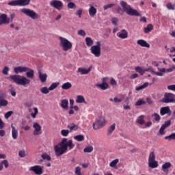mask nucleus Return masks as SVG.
I'll return each instance as SVG.
<instances>
[{
  "label": "nucleus",
  "instance_id": "f257e3e1",
  "mask_svg": "<svg viewBox=\"0 0 175 175\" xmlns=\"http://www.w3.org/2000/svg\"><path fill=\"white\" fill-rule=\"evenodd\" d=\"M120 6L122 8V12H125L129 16L140 17V13L137 10L133 9L130 5H128L127 2L120 1Z\"/></svg>",
  "mask_w": 175,
  "mask_h": 175
},
{
  "label": "nucleus",
  "instance_id": "f03ea898",
  "mask_svg": "<svg viewBox=\"0 0 175 175\" xmlns=\"http://www.w3.org/2000/svg\"><path fill=\"white\" fill-rule=\"evenodd\" d=\"M10 78L14 81V83L18 84V85H27V84L31 83V79H28L25 77L14 75L10 76Z\"/></svg>",
  "mask_w": 175,
  "mask_h": 175
},
{
  "label": "nucleus",
  "instance_id": "7ed1b4c3",
  "mask_svg": "<svg viewBox=\"0 0 175 175\" xmlns=\"http://www.w3.org/2000/svg\"><path fill=\"white\" fill-rule=\"evenodd\" d=\"M59 40H60L59 46L64 51H68V50H70L73 47V44L68 39L59 37Z\"/></svg>",
  "mask_w": 175,
  "mask_h": 175
},
{
  "label": "nucleus",
  "instance_id": "20e7f679",
  "mask_svg": "<svg viewBox=\"0 0 175 175\" xmlns=\"http://www.w3.org/2000/svg\"><path fill=\"white\" fill-rule=\"evenodd\" d=\"M31 0H14L8 3V6H27Z\"/></svg>",
  "mask_w": 175,
  "mask_h": 175
},
{
  "label": "nucleus",
  "instance_id": "39448f33",
  "mask_svg": "<svg viewBox=\"0 0 175 175\" xmlns=\"http://www.w3.org/2000/svg\"><path fill=\"white\" fill-rule=\"evenodd\" d=\"M106 124V119H105L104 117H100L93 124V129H94V131H98V129L103 128Z\"/></svg>",
  "mask_w": 175,
  "mask_h": 175
},
{
  "label": "nucleus",
  "instance_id": "423d86ee",
  "mask_svg": "<svg viewBox=\"0 0 175 175\" xmlns=\"http://www.w3.org/2000/svg\"><path fill=\"white\" fill-rule=\"evenodd\" d=\"M54 150L56 157H61V155H64V154L66 152V146H65V145L58 144L54 146Z\"/></svg>",
  "mask_w": 175,
  "mask_h": 175
},
{
  "label": "nucleus",
  "instance_id": "0eeeda50",
  "mask_svg": "<svg viewBox=\"0 0 175 175\" xmlns=\"http://www.w3.org/2000/svg\"><path fill=\"white\" fill-rule=\"evenodd\" d=\"M21 13H23V14H26V16H28V17H30L33 20H36L39 18V15L36 14V12H33V10L23 8L21 10Z\"/></svg>",
  "mask_w": 175,
  "mask_h": 175
},
{
  "label": "nucleus",
  "instance_id": "6e6552de",
  "mask_svg": "<svg viewBox=\"0 0 175 175\" xmlns=\"http://www.w3.org/2000/svg\"><path fill=\"white\" fill-rule=\"evenodd\" d=\"M50 6L55 8V9H57V10H62L64 8V3L59 0H52L50 2Z\"/></svg>",
  "mask_w": 175,
  "mask_h": 175
},
{
  "label": "nucleus",
  "instance_id": "1a4fd4ad",
  "mask_svg": "<svg viewBox=\"0 0 175 175\" xmlns=\"http://www.w3.org/2000/svg\"><path fill=\"white\" fill-rule=\"evenodd\" d=\"M174 94L172 93H165L164 98L161 100L163 103H172Z\"/></svg>",
  "mask_w": 175,
  "mask_h": 175
},
{
  "label": "nucleus",
  "instance_id": "9d476101",
  "mask_svg": "<svg viewBox=\"0 0 175 175\" xmlns=\"http://www.w3.org/2000/svg\"><path fill=\"white\" fill-rule=\"evenodd\" d=\"M30 172H33L35 174L41 175L43 174V168H42L40 165H34L29 168Z\"/></svg>",
  "mask_w": 175,
  "mask_h": 175
},
{
  "label": "nucleus",
  "instance_id": "9b49d317",
  "mask_svg": "<svg viewBox=\"0 0 175 175\" xmlns=\"http://www.w3.org/2000/svg\"><path fill=\"white\" fill-rule=\"evenodd\" d=\"M33 128L34 129V131L33 133V135L34 136H38V135H41L42 133V126L39 123L34 122L33 124Z\"/></svg>",
  "mask_w": 175,
  "mask_h": 175
},
{
  "label": "nucleus",
  "instance_id": "f8f14e48",
  "mask_svg": "<svg viewBox=\"0 0 175 175\" xmlns=\"http://www.w3.org/2000/svg\"><path fill=\"white\" fill-rule=\"evenodd\" d=\"M90 51L94 57H100V47L98 46H92L90 48Z\"/></svg>",
  "mask_w": 175,
  "mask_h": 175
},
{
  "label": "nucleus",
  "instance_id": "ddd939ff",
  "mask_svg": "<svg viewBox=\"0 0 175 175\" xmlns=\"http://www.w3.org/2000/svg\"><path fill=\"white\" fill-rule=\"evenodd\" d=\"M10 23V18L8 17L6 14H2L0 16V25H3V24H9Z\"/></svg>",
  "mask_w": 175,
  "mask_h": 175
},
{
  "label": "nucleus",
  "instance_id": "4468645a",
  "mask_svg": "<svg viewBox=\"0 0 175 175\" xmlns=\"http://www.w3.org/2000/svg\"><path fill=\"white\" fill-rule=\"evenodd\" d=\"M28 70H29V68L28 67L18 66L14 68V72L16 73V75L23 73V72H28Z\"/></svg>",
  "mask_w": 175,
  "mask_h": 175
},
{
  "label": "nucleus",
  "instance_id": "2eb2a0df",
  "mask_svg": "<svg viewBox=\"0 0 175 175\" xmlns=\"http://www.w3.org/2000/svg\"><path fill=\"white\" fill-rule=\"evenodd\" d=\"M160 114L161 116H165V114L172 116V110H170V107H163L160 109Z\"/></svg>",
  "mask_w": 175,
  "mask_h": 175
},
{
  "label": "nucleus",
  "instance_id": "dca6fc26",
  "mask_svg": "<svg viewBox=\"0 0 175 175\" xmlns=\"http://www.w3.org/2000/svg\"><path fill=\"white\" fill-rule=\"evenodd\" d=\"M172 167V163L170 162H166L165 164L162 165L161 170L163 171L165 174H169V170L170 167Z\"/></svg>",
  "mask_w": 175,
  "mask_h": 175
},
{
  "label": "nucleus",
  "instance_id": "f3484780",
  "mask_svg": "<svg viewBox=\"0 0 175 175\" xmlns=\"http://www.w3.org/2000/svg\"><path fill=\"white\" fill-rule=\"evenodd\" d=\"M38 77L41 81V83H46L47 80V74L42 73L41 71H38Z\"/></svg>",
  "mask_w": 175,
  "mask_h": 175
},
{
  "label": "nucleus",
  "instance_id": "a211bd4d",
  "mask_svg": "<svg viewBox=\"0 0 175 175\" xmlns=\"http://www.w3.org/2000/svg\"><path fill=\"white\" fill-rule=\"evenodd\" d=\"M96 87L98 88H100L103 90V91H105L109 88V84L105 82V81H103V83L100 84H96Z\"/></svg>",
  "mask_w": 175,
  "mask_h": 175
},
{
  "label": "nucleus",
  "instance_id": "6ab92c4d",
  "mask_svg": "<svg viewBox=\"0 0 175 175\" xmlns=\"http://www.w3.org/2000/svg\"><path fill=\"white\" fill-rule=\"evenodd\" d=\"M89 6V14L91 17H94L96 14V8H95V7L92 4H90Z\"/></svg>",
  "mask_w": 175,
  "mask_h": 175
},
{
  "label": "nucleus",
  "instance_id": "aec40b11",
  "mask_svg": "<svg viewBox=\"0 0 175 175\" xmlns=\"http://www.w3.org/2000/svg\"><path fill=\"white\" fill-rule=\"evenodd\" d=\"M90 72H91V67L88 69L79 68L77 70V72L81 73V75H88Z\"/></svg>",
  "mask_w": 175,
  "mask_h": 175
},
{
  "label": "nucleus",
  "instance_id": "412c9836",
  "mask_svg": "<svg viewBox=\"0 0 175 175\" xmlns=\"http://www.w3.org/2000/svg\"><path fill=\"white\" fill-rule=\"evenodd\" d=\"M60 106H61V107H62V109H64V110H67V109L69 106V101H68L67 99L62 100Z\"/></svg>",
  "mask_w": 175,
  "mask_h": 175
},
{
  "label": "nucleus",
  "instance_id": "4be33fe9",
  "mask_svg": "<svg viewBox=\"0 0 175 175\" xmlns=\"http://www.w3.org/2000/svg\"><path fill=\"white\" fill-rule=\"evenodd\" d=\"M144 118H146V116H144V115H141L137 118L136 122L139 125H144L146 124Z\"/></svg>",
  "mask_w": 175,
  "mask_h": 175
},
{
  "label": "nucleus",
  "instance_id": "5701e85b",
  "mask_svg": "<svg viewBox=\"0 0 175 175\" xmlns=\"http://www.w3.org/2000/svg\"><path fill=\"white\" fill-rule=\"evenodd\" d=\"M11 128L12 138L16 139L17 137H18V131L16 129L13 124L11 125Z\"/></svg>",
  "mask_w": 175,
  "mask_h": 175
},
{
  "label": "nucleus",
  "instance_id": "b1692460",
  "mask_svg": "<svg viewBox=\"0 0 175 175\" xmlns=\"http://www.w3.org/2000/svg\"><path fill=\"white\" fill-rule=\"evenodd\" d=\"M137 43L142 47H147L148 49L150 48V44L144 40H137Z\"/></svg>",
  "mask_w": 175,
  "mask_h": 175
},
{
  "label": "nucleus",
  "instance_id": "393cba45",
  "mask_svg": "<svg viewBox=\"0 0 175 175\" xmlns=\"http://www.w3.org/2000/svg\"><path fill=\"white\" fill-rule=\"evenodd\" d=\"M64 146H66V151H68V147L69 150L75 148V144H73V141L72 139L68 140Z\"/></svg>",
  "mask_w": 175,
  "mask_h": 175
},
{
  "label": "nucleus",
  "instance_id": "a878e982",
  "mask_svg": "<svg viewBox=\"0 0 175 175\" xmlns=\"http://www.w3.org/2000/svg\"><path fill=\"white\" fill-rule=\"evenodd\" d=\"M135 70H136V72L139 73L141 76H143V75H144V73H146V72L150 71V68L144 70L142 67L137 66L135 68Z\"/></svg>",
  "mask_w": 175,
  "mask_h": 175
},
{
  "label": "nucleus",
  "instance_id": "bb28decb",
  "mask_svg": "<svg viewBox=\"0 0 175 175\" xmlns=\"http://www.w3.org/2000/svg\"><path fill=\"white\" fill-rule=\"evenodd\" d=\"M3 165L5 169H8L9 167V161L8 160H3L0 163V172L3 169Z\"/></svg>",
  "mask_w": 175,
  "mask_h": 175
},
{
  "label": "nucleus",
  "instance_id": "cd10ccee",
  "mask_svg": "<svg viewBox=\"0 0 175 175\" xmlns=\"http://www.w3.org/2000/svg\"><path fill=\"white\" fill-rule=\"evenodd\" d=\"M118 37L120 38V39H126V38H128V31L125 29L121 30V33L118 35Z\"/></svg>",
  "mask_w": 175,
  "mask_h": 175
},
{
  "label": "nucleus",
  "instance_id": "c85d7f7f",
  "mask_svg": "<svg viewBox=\"0 0 175 175\" xmlns=\"http://www.w3.org/2000/svg\"><path fill=\"white\" fill-rule=\"evenodd\" d=\"M67 128L72 132L73 131H77V129H79V126L76 125L75 123H71L67 126Z\"/></svg>",
  "mask_w": 175,
  "mask_h": 175
},
{
  "label": "nucleus",
  "instance_id": "c756f323",
  "mask_svg": "<svg viewBox=\"0 0 175 175\" xmlns=\"http://www.w3.org/2000/svg\"><path fill=\"white\" fill-rule=\"evenodd\" d=\"M26 72L27 77L29 79H33V76H35V71L29 68V70Z\"/></svg>",
  "mask_w": 175,
  "mask_h": 175
},
{
  "label": "nucleus",
  "instance_id": "7c9ffc66",
  "mask_svg": "<svg viewBox=\"0 0 175 175\" xmlns=\"http://www.w3.org/2000/svg\"><path fill=\"white\" fill-rule=\"evenodd\" d=\"M152 29H154V26L152 24H148L146 27H144V32L145 33H150Z\"/></svg>",
  "mask_w": 175,
  "mask_h": 175
},
{
  "label": "nucleus",
  "instance_id": "2f4dec72",
  "mask_svg": "<svg viewBox=\"0 0 175 175\" xmlns=\"http://www.w3.org/2000/svg\"><path fill=\"white\" fill-rule=\"evenodd\" d=\"M148 166L152 169H155V167H158V161L155 160L152 161H148Z\"/></svg>",
  "mask_w": 175,
  "mask_h": 175
},
{
  "label": "nucleus",
  "instance_id": "473e14b6",
  "mask_svg": "<svg viewBox=\"0 0 175 175\" xmlns=\"http://www.w3.org/2000/svg\"><path fill=\"white\" fill-rule=\"evenodd\" d=\"M62 90H70V88H72V83H70V82H66L64 83L62 85Z\"/></svg>",
  "mask_w": 175,
  "mask_h": 175
},
{
  "label": "nucleus",
  "instance_id": "72a5a7b5",
  "mask_svg": "<svg viewBox=\"0 0 175 175\" xmlns=\"http://www.w3.org/2000/svg\"><path fill=\"white\" fill-rule=\"evenodd\" d=\"M151 117L153 118L155 122H159L161 121V116L157 113L152 114Z\"/></svg>",
  "mask_w": 175,
  "mask_h": 175
},
{
  "label": "nucleus",
  "instance_id": "f704fd0d",
  "mask_svg": "<svg viewBox=\"0 0 175 175\" xmlns=\"http://www.w3.org/2000/svg\"><path fill=\"white\" fill-rule=\"evenodd\" d=\"M85 43H86V46H88V47H91V46H92V44H94V40H92V39L90 37H87L85 38Z\"/></svg>",
  "mask_w": 175,
  "mask_h": 175
},
{
  "label": "nucleus",
  "instance_id": "c9c22d12",
  "mask_svg": "<svg viewBox=\"0 0 175 175\" xmlns=\"http://www.w3.org/2000/svg\"><path fill=\"white\" fill-rule=\"evenodd\" d=\"M116 130V124L111 125L107 130V135H111Z\"/></svg>",
  "mask_w": 175,
  "mask_h": 175
},
{
  "label": "nucleus",
  "instance_id": "e433bc0d",
  "mask_svg": "<svg viewBox=\"0 0 175 175\" xmlns=\"http://www.w3.org/2000/svg\"><path fill=\"white\" fill-rule=\"evenodd\" d=\"M148 87V82L144 83L143 85L136 87L135 90L136 91H140L142 90H144V88H147Z\"/></svg>",
  "mask_w": 175,
  "mask_h": 175
},
{
  "label": "nucleus",
  "instance_id": "4c0bfd02",
  "mask_svg": "<svg viewBox=\"0 0 175 175\" xmlns=\"http://www.w3.org/2000/svg\"><path fill=\"white\" fill-rule=\"evenodd\" d=\"M148 87V82L144 83L143 85L136 87L135 90L136 91H140L142 90H144V88H147Z\"/></svg>",
  "mask_w": 175,
  "mask_h": 175
},
{
  "label": "nucleus",
  "instance_id": "58836bf2",
  "mask_svg": "<svg viewBox=\"0 0 175 175\" xmlns=\"http://www.w3.org/2000/svg\"><path fill=\"white\" fill-rule=\"evenodd\" d=\"M76 102L77 103H84L85 102V99L84 98V96L79 95L77 96Z\"/></svg>",
  "mask_w": 175,
  "mask_h": 175
},
{
  "label": "nucleus",
  "instance_id": "ea45409f",
  "mask_svg": "<svg viewBox=\"0 0 175 175\" xmlns=\"http://www.w3.org/2000/svg\"><path fill=\"white\" fill-rule=\"evenodd\" d=\"M75 140L77 142H83L84 140V135H78L74 137Z\"/></svg>",
  "mask_w": 175,
  "mask_h": 175
},
{
  "label": "nucleus",
  "instance_id": "a19ab883",
  "mask_svg": "<svg viewBox=\"0 0 175 175\" xmlns=\"http://www.w3.org/2000/svg\"><path fill=\"white\" fill-rule=\"evenodd\" d=\"M119 162L120 160L118 159H116L109 163V166L111 167H116V166H117V163H118Z\"/></svg>",
  "mask_w": 175,
  "mask_h": 175
},
{
  "label": "nucleus",
  "instance_id": "79ce46f5",
  "mask_svg": "<svg viewBox=\"0 0 175 175\" xmlns=\"http://www.w3.org/2000/svg\"><path fill=\"white\" fill-rule=\"evenodd\" d=\"M8 100H5L4 98L0 99V107L8 106Z\"/></svg>",
  "mask_w": 175,
  "mask_h": 175
},
{
  "label": "nucleus",
  "instance_id": "37998d69",
  "mask_svg": "<svg viewBox=\"0 0 175 175\" xmlns=\"http://www.w3.org/2000/svg\"><path fill=\"white\" fill-rule=\"evenodd\" d=\"M40 92H42V94H44L45 95H47V94H49V92H50V90H49V88H47V87H43L41 88L40 89Z\"/></svg>",
  "mask_w": 175,
  "mask_h": 175
},
{
  "label": "nucleus",
  "instance_id": "c03bdc74",
  "mask_svg": "<svg viewBox=\"0 0 175 175\" xmlns=\"http://www.w3.org/2000/svg\"><path fill=\"white\" fill-rule=\"evenodd\" d=\"M59 85V83H53L51 85V86L49 88V91H54L57 87Z\"/></svg>",
  "mask_w": 175,
  "mask_h": 175
},
{
  "label": "nucleus",
  "instance_id": "a18cd8bd",
  "mask_svg": "<svg viewBox=\"0 0 175 175\" xmlns=\"http://www.w3.org/2000/svg\"><path fill=\"white\" fill-rule=\"evenodd\" d=\"M166 8L167 9H168V10H175V4H172V3H168L166 5Z\"/></svg>",
  "mask_w": 175,
  "mask_h": 175
},
{
  "label": "nucleus",
  "instance_id": "49530a36",
  "mask_svg": "<svg viewBox=\"0 0 175 175\" xmlns=\"http://www.w3.org/2000/svg\"><path fill=\"white\" fill-rule=\"evenodd\" d=\"M155 161V153L154 152H151L149 154L148 162Z\"/></svg>",
  "mask_w": 175,
  "mask_h": 175
},
{
  "label": "nucleus",
  "instance_id": "de8ad7c7",
  "mask_svg": "<svg viewBox=\"0 0 175 175\" xmlns=\"http://www.w3.org/2000/svg\"><path fill=\"white\" fill-rule=\"evenodd\" d=\"M18 155L21 158H25L27 157V152L25 150H19Z\"/></svg>",
  "mask_w": 175,
  "mask_h": 175
},
{
  "label": "nucleus",
  "instance_id": "09e8293b",
  "mask_svg": "<svg viewBox=\"0 0 175 175\" xmlns=\"http://www.w3.org/2000/svg\"><path fill=\"white\" fill-rule=\"evenodd\" d=\"M33 110H34V113H31V116L32 118H36V116H38V113H39V110L38 109L37 107H34Z\"/></svg>",
  "mask_w": 175,
  "mask_h": 175
},
{
  "label": "nucleus",
  "instance_id": "8fccbe9b",
  "mask_svg": "<svg viewBox=\"0 0 175 175\" xmlns=\"http://www.w3.org/2000/svg\"><path fill=\"white\" fill-rule=\"evenodd\" d=\"M146 103L147 102L143 100L142 99H139L136 102L135 106H142V105H146Z\"/></svg>",
  "mask_w": 175,
  "mask_h": 175
},
{
  "label": "nucleus",
  "instance_id": "3c124183",
  "mask_svg": "<svg viewBox=\"0 0 175 175\" xmlns=\"http://www.w3.org/2000/svg\"><path fill=\"white\" fill-rule=\"evenodd\" d=\"M165 140H174L175 139V133L165 137Z\"/></svg>",
  "mask_w": 175,
  "mask_h": 175
},
{
  "label": "nucleus",
  "instance_id": "603ef678",
  "mask_svg": "<svg viewBox=\"0 0 175 175\" xmlns=\"http://www.w3.org/2000/svg\"><path fill=\"white\" fill-rule=\"evenodd\" d=\"M92 151H94V147L92 146H88L83 150L84 152H92Z\"/></svg>",
  "mask_w": 175,
  "mask_h": 175
},
{
  "label": "nucleus",
  "instance_id": "864d4df0",
  "mask_svg": "<svg viewBox=\"0 0 175 175\" xmlns=\"http://www.w3.org/2000/svg\"><path fill=\"white\" fill-rule=\"evenodd\" d=\"M42 159H46V161H51V157L50 155L47 154L46 153H44L42 154Z\"/></svg>",
  "mask_w": 175,
  "mask_h": 175
},
{
  "label": "nucleus",
  "instance_id": "5fc2aeb1",
  "mask_svg": "<svg viewBox=\"0 0 175 175\" xmlns=\"http://www.w3.org/2000/svg\"><path fill=\"white\" fill-rule=\"evenodd\" d=\"M67 8H68V9H76L77 6L76 4H75V3L70 2L68 3Z\"/></svg>",
  "mask_w": 175,
  "mask_h": 175
},
{
  "label": "nucleus",
  "instance_id": "6e6d98bb",
  "mask_svg": "<svg viewBox=\"0 0 175 175\" xmlns=\"http://www.w3.org/2000/svg\"><path fill=\"white\" fill-rule=\"evenodd\" d=\"M13 113L14 112L12 111H9L7 113H5L4 116L5 120H8L11 117L12 114H13Z\"/></svg>",
  "mask_w": 175,
  "mask_h": 175
},
{
  "label": "nucleus",
  "instance_id": "4d7b16f0",
  "mask_svg": "<svg viewBox=\"0 0 175 175\" xmlns=\"http://www.w3.org/2000/svg\"><path fill=\"white\" fill-rule=\"evenodd\" d=\"M149 70L151 72V73H153L154 75H156V76H163V73L162 72H155L154 71V70L151 69L150 68H149Z\"/></svg>",
  "mask_w": 175,
  "mask_h": 175
},
{
  "label": "nucleus",
  "instance_id": "13d9d810",
  "mask_svg": "<svg viewBox=\"0 0 175 175\" xmlns=\"http://www.w3.org/2000/svg\"><path fill=\"white\" fill-rule=\"evenodd\" d=\"M9 68L8 66H5L2 70L3 75H5L6 76L9 75Z\"/></svg>",
  "mask_w": 175,
  "mask_h": 175
},
{
  "label": "nucleus",
  "instance_id": "bf43d9fd",
  "mask_svg": "<svg viewBox=\"0 0 175 175\" xmlns=\"http://www.w3.org/2000/svg\"><path fill=\"white\" fill-rule=\"evenodd\" d=\"M76 16H79V18H81L83 14V8H79L75 13Z\"/></svg>",
  "mask_w": 175,
  "mask_h": 175
},
{
  "label": "nucleus",
  "instance_id": "052dcab7",
  "mask_svg": "<svg viewBox=\"0 0 175 175\" xmlns=\"http://www.w3.org/2000/svg\"><path fill=\"white\" fill-rule=\"evenodd\" d=\"M61 135L64 137L68 136V135H69V130H65V129L62 130Z\"/></svg>",
  "mask_w": 175,
  "mask_h": 175
},
{
  "label": "nucleus",
  "instance_id": "680f3d73",
  "mask_svg": "<svg viewBox=\"0 0 175 175\" xmlns=\"http://www.w3.org/2000/svg\"><path fill=\"white\" fill-rule=\"evenodd\" d=\"M113 6H114V3H110V4L104 5L103 9L104 10H107V9H110L113 8Z\"/></svg>",
  "mask_w": 175,
  "mask_h": 175
},
{
  "label": "nucleus",
  "instance_id": "e2e57ef3",
  "mask_svg": "<svg viewBox=\"0 0 175 175\" xmlns=\"http://www.w3.org/2000/svg\"><path fill=\"white\" fill-rule=\"evenodd\" d=\"M68 143V139L63 138L62 139V142L59 143V144H61L62 146H66V144Z\"/></svg>",
  "mask_w": 175,
  "mask_h": 175
},
{
  "label": "nucleus",
  "instance_id": "0e129e2a",
  "mask_svg": "<svg viewBox=\"0 0 175 175\" xmlns=\"http://www.w3.org/2000/svg\"><path fill=\"white\" fill-rule=\"evenodd\" d=\"M170 124H172V121L168 120L164 123V124L162 125L164 128L167 129V126H170Z\"/></svg>",
  "mask_w": 175,
  "mask_h": 175
},
{
  "label": "nucleus",
  "instance_id": "69168bd1",
  "mask_svg": "<svg viewBox=\"0 0 175 175\" xmlns=\"http://www.w3.org/2000/svg\"><path fill=\"white\" fill-rule=\"evenodd\" d=\"M78 35L80 36H85V31L83 29H80L78 31Z\"/></svg>",
  "mask_w": 175,
  "mask_h": 175
},
{
  "label": "nucleus",
  "instance_id": "338daca9",
  "mask_svg": "<svg viewBox=\"0 0 175 175\" xmlns=\"http://www.w3.org/2000/svg\"><path fill=\"white\" fill-rule=\"evenodd\" d=\"M167 90H170V91H175V85H168Z\"/></svg>",
  "mask_w": 175,
  "mask_h": 175
},
{
  "label": "nucleus",
  "instance_id": "774afa93",
  "mask_svg": "<svg viewBox=\"0 0 175 175\" xmlns=\"http://www.w3.org/2000/svg\"><path fill=\"white\" fill-rule=\"evenodd\" d=\"M175 69V66H172L171 68L166 69V72H168L169 73L173 72Z\"/></svg>",
  "mask_w": 175,
  "mask_h": 175
}]
</instances>
